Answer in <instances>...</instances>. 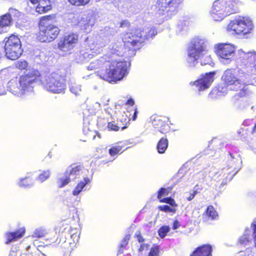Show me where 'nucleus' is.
<instances>
[{"label":"nucleus","mask_w":256,"mask_h":256,"mask_svg":"<svg viewBox=\"0 0 256 256\" xmlns=\"http://www.w3.org/2000/svg\"><path fill=\"white\" fill-rule=\"evenodd\" d=\"M130 64L124 60H114L110 55L104 54L92 62L90 70L99 69L98 76L108 82H116L128 74Z\"/></svg>","instance_id":"nucleus-1"},{"label":"nucleus","mask_w":256,"mask_h":256,"mask_svg":"<svg viewBox=\"0 0 256 256\" xmlns=\"http://www.w3.org/2000/svg\"><path fill=\"white\" fill-rule=\"evenodd\" d=\"M156 34V30L154 28L146 32L141 28H134L123 34L122 39L125 48L136 51L140 48L146 40L152 38Z\"/></svg>","instance_id":"nucleus-2"},{"label":"nucleus","mask_w":256,"mask_h":256,"mask_svg":"<svg viewBox=\"0 0 256 256\" xmlns=\"http://www.w3.org/2000/svg\"><path fill=\"white\" fill-rule=\"evenodd\" d=\"M56 16L51 14L42 16L38 24V32L36 34V39L42 42H50L54 40L60 34L58 27L52 24L56 21Z\"/></svg>","instance_id":"nucleus-3"},{"label":"nucleus","mask_w":256,"mask_h":256,"mask_svg":"<svg viewBox=\"0 0 256 256\" xmlns=\"http://www.w3.org/2000/svg\"><path fill=\"white\" fill-rule=\"evenodd\" d=\"M64 76L58 72L42 76L38 70L33 71V82L42 84L48 90L54 93H60L64 89Z\"/></svg>","instance_id":"nucleus-4"},{"label":"nucleus","mask_w":256,"mask_h":256,"mask_svg":"<svg viewBox=\"0 0 256 256\" xmlns=\"http://www.w3.org/2000/svg\"><path fill=\"white\" fill-rule=\"evenodd\" d=\"M238 11V2L236 0H217L213 4L211 16L214 20L220 21Z\"/></svg>","instance_id":"nucleus-5"},{"label":"nucleus","mask_w":256,"mask_h":256,"mask_svg":"<svg viewBox=\"0 0 256 256\" xmlns=\"http://www.w3.org/2000/svg\"><path fill=\"white\" fill-rule=\"evenodd\" d=\"M250 85L256 86V80L246 83L240 80L233 88H230L232 90L236 92L232 98V102L237 108H244L249 106L248 99L252 94Z\"/></svg>","instance_id":"nucleus-6"},{"label":"nucleus","mask_w":256,"mask_h":256,"mask_svg":"<svg viewBox=\"0 0 256 256\" xmlns=\"http://www.w3.org/2000/svg\"><path fill=\"white\" fill-rule=\"evenodd\" d=\"M253 29L252 20L244 16H240L230 20L226 28L227 32L230 34L244 38H247V36L252 32Z\"/></svg>","instance_id":"nucleus-7"},{"label":"nucleus","mask_w":256,"mask_h":256,"mask_svg":"<svg viewBox=\"0 0 256 256\" xmlns=\"http://www.w3.org/2000/svg\"><path fill=\"white\" fill-rule=\"evenodd\" d=\"M32 84V73L30 72L22 76L18 82L10 81L8 82V88L10 92L17 96H21L25 94L31 88Z\"/></svg>","instance_id":"nucleus-8"},{"label":"nucleus","mask_w":256,"mask_h":256,"mask_svg":"<svg viewBox=\"0 0 256 256\" xmlns=\"http://www.w3.org/2000/svg\"><path fill=\"white\" fill-rule=\"evenodd\" d=\"M4 50L6 58L11 60H17L22 53L20 39L12 34L6 41Z\"/></svg>","instance_id":"nucleus-9"},{"label":"nucleus","mask_w":256,"mask_h":256,"mask_svg":"<svg viewBox=\"0 0 256 256\" xmlns=\"http://www.w3.org/2000/svg\"><path fill=\"white\" fill-rule=\"evenodd\" d=\"M78 43V35L76 33L70 32L65 34L60 38L57 44V48L62 52L71 53Z\"/></svg>","instance_id":"nucleus-10"},{"label":"nucleus","mask_w":256,"mask_h":256,"mask_svg":"<svg viewBox=\"0 0 256 256\" xmlns=\"http://www.w3.org/2000/svg\"><path fill=\"white\" fill-rule=\"evenodd\" d=\"M182 0H158L156 4L158 14L170 16L178 12Z\"/></svg>","instance_id":"nucleus-11"},{"label":"nucleus","mask_w":256,"mask_h":256,"mask_svg":"<svg viewBox=\"0 0 256 256\" xmlns=\"http://www.w3.org/2000/svg\"><path fill=\"white\" fill-rule=\"evenodd\" d=\"M188 62H194L204 54L206 47L204 42L200 39H194L192 40L188 46Z\"/></svg>","instance_id":"nucleus-12"},{"label":"nucleus","mask_w":256,"mask_h":256,"mask_svg":"<svg viewBox=\"0 0 256 256\" xmlns=\"http://www.w3.org/2000/svg\"><path fill=\"white\" fill-rule=\"evenodd\" d=\"M240 58L246 72L250 75L256 76V52H242Z\"/></svg>","instance_id":"nucleus-13"},{"label":"nucleus","mask_w":256,"mask_h":256,"mask_svg":"<svg viewBox=\"0 0 256 256\" xmlns=\"http://www.w3.org/2000/svg\"><path fill=\"white\" fill-rule=\"evenodd\" d=\"M152 124L156 131L166 135L170 131V121L167 116L154 114L151 116Z\"/></svg>","instance_id":"nucleus-14"},{"label":"nucleus","mask_w":256,"mask_h":256,"mask_svg":"<svg viewBox=\"0 0 256 256\" xmlns=\"http://www.w3.org/2000/svg\"><path fill=\"white\" fill-rule=\"evenodd\" d=\"M236 51L235 47L230 44H218L216 46L215 52L221 58L230 60Z\"/></svg>","instance_id":"nucleus-15"},{"label":"nucleus","mask_w":256,"mask_h":256,"mask_svg":"<svg viewBox=\"0 0 256 256\" xmlns=\"http://www.w3.org/2000/svg\"><path fill=\"white\" fill-rule=\"evenodd\" d=\"M222 80L226 86H230V88H233L234 85L240 80L236 76L234 70L232 69H228L224 71Z\"/></svg>","instance_id":"nucleus-16"},{"label":"nucleus","mask_w":256,"mask_h":256,"mask_svg":"<svg viewBox=\"0 0 256 256\" xmlns=\"http://www.w3.org/2000/svg\"><path fill=\"white\" fill-rule=\"evenodd\" d=\"M33 4H37L36 11L42 14L52 9V0H33Z\"/></svg>","instance_id":"nucleus-17"},{"label":"nucleus","mask_w":256,"mask_h":256,"mask_svg":"<svg viewBox=\"0 0 256 256\" xmlns=\"http://www.w3.org/2000/svg\"><path fill=\"white\" fill-rule=\"evenodd\" d=\"M219 217L218 212L212 205H208L202 214V222L208 223L209 220H218Z\"/></svg>","instance_id":"nucleus-18"},{"label":"nucleus","mask_w":256,"mask_h":256,"mask_svg":"<svg viewBox=\"0 0 256 256\" xmlns=\"http://www.w3.org/2000/svg\"><path fill=\"white\" fill-rule=\"evenodd\" d=\"M212 246L204 244L196 248L190 256H212Z\"/></svg>","instance_id":"nucleus-19"},{"label":"nucleus","mask_w":256,"mask_h":256,"mask_svg":"<svg viewBox=\"0 0 256 256\" xmlns=\"http://www.w3.org/2000/svg\"><path fill=\"white\" fill-rule=\"evenodd\" d=\"M128 148L126 143L124 142H118L114 144L109 150L108 153L110 156H114L116 154H122L124 150Z\"/></svg>","instance_id":"nucleus-20"},{"label":"nucleus","mask_w":256,"mask_h":256,"mask_svg":"<svg viewBox=\"0 0 256 256\" xmlns=\"http://www.w3.org/2000/svg\"><path fill=\"white\" fill-rule=\"evenodd\" d=\"M12 24V18L6 14L0 16V33L6 32Z\"/></svg>","instance_id":"nucleus-21"},{"label":"nucleus","mask_w":256,"mask_h":256,"mask_svg":"<svg viewBox=\"0 0 256 256\" xmlns=\"http://www.w3.org/2000/svg\"><path fill=\"white\" fill-rule=\"evenodd\" d=\"M25 233L24 228H20L18 231L12 232H7L6 234V238L7 241L6 244H8L11 242L16 241L21 238Z\"/></svg>","instance_id":"nucleus-22"},{"label":"nucleus","mask_w":256,"mask_h":256,"mask_svg":"<svg viewBox=\"0 0 256 256\" xmlns=\"http://www.w3.org/2000/svg\"><path fill=\"white\" fill-rule=\"evenodd\" d=\"M116 122L118 124L120 125L121 130H123L128 128V124L130 120V118L128 116L127 114L124 112L123 113H120V115H116Z\"/></svg>","instance_id":"nucleus-23"},{"label":"nucleus","mask_w":256,"mask_h":256,"mask_svg":"<svg viewBox=\"0 0 256 256\" xmlns=\"http://www.w3.org/2000/svg\"><path fill=\"white\" fill-rule=\"evenodd\" d=\"M168 141L166 137L162 138L158 142L156 149L159 154H164L168 148Z\"/></svg>","instance_id":"nucleus-24"},{"label":"nucleus","mask_w":256,"mask_h":256,"mask_svg":"<svg viewBox=\"0 0 256 256\" xmlns=\"http://www.w3.org/2000/svg\"><path fill=\"white\" fill-rule=\"evenodd\" d=\"M84 168L83 165L78 162H74L71 164L70 166V169L66 170V172L67 174L75 175L77 174Z\"/></svg>","instance_id":"nucleus-25"},{"label":"nucleus","mask_w":256,"mask_h":256,"mask_svg":"<svg viewBox=\"0 0 256 256\" xmlns=\"http://www.w3.org/2000/svg\"><path fill=\"white\" fill-rule=\"evenodd\" d=\"M90 182L88 178L86 177L84 178L83 181L79 182L74 189L72 191V194L74 196H78L82 191L84 188Z\"/></svg>","instance_id":"nucleus-26"},{"label":"nucleus","mask_w":256,"mask_h":256,"mask_svg":"<svg viewBox=\"0 0 256 256\" xmlns=\"http://www.w3.org/2000/svg\"><path fill=\"white\" fill-rule=\"evenodd\" d=\"M70 182V175L67 174V172H65L64 176L57 180L58 187L59 188H63L69 184Z\"/></svg>","instance_id":"nucleus-27"},{"label":"nucleus","mask_w":256,"mask_h":256,"mask_svg":"<svg viewBox=\"0 0 256 256\" xmlns=\"http://www.w3.org/2000/svg\"><path fill=\"white\" fill-rule=\"evenodd\" d=\"M190 85L196 86L199 91L204 90L209 87V86L205 82H204L201 78L194 82H190Z\"/></svg>","instance_id":"nucleus-28"},{"label":"nucleus","mask_w":256,"mask_h":256,"mask_svg":"<svg viewBox=\"0 0 256 256\" xmlns=\"http://www.w3.org/2000/svg\"><path fill=\"white\" fill-rule=\"evenodd\" d=\"M215 74L216 72H206L204 75H202L200 78L210 86L214 80Z\"/></svg>","instance_id":"nucleus-29"},{"label":"nucleus","mask_w":256,"mask_h":256,"mask_svg":"<svg viewBox=\"0 0 256 256\" xmlns=\"http://www.w3.org/2000/svg\"><path fill=\"white\" fill-rule=\"evenodd\" d=\"M172 188L173 187L172 186L167 188H160L157 192L158 199L160 200L162 198L163 196H168L170 193Z\"/></svg>","instance_id":"nucleus-30"},{"label":"nucleus","mask_w":256,"mask_h":256,"mask_svg":"<svg viewBox=\"0 0 256 256\" xmlns=\"http://www.w3.org/2000/svg\"><path fill=\"white\" fill-rule=\"evenodd\" d=\"M130 240V236H125L121 240L118 246V254H121L124 252V250L127 246Z\"/></svg>","instance_id":"nucleus-31"},{"label":"nucleus","mask_w":256,"mask_h":256,"mask_svg":"<svg viewBox=\"0 0 256 256\" xmlns=\"http://www.w3.org/2000/svg\"><path fill=\"white\" fill-rule=\"evenodd\" d=\"M47 233L48 232L45 228L40 227L35 230L33 236L36 238H42L44 237Z\"/></svg>","instance_id":"nucleus-32"},{"label":"nucleus","mask_w":256,"mask_h":256,"mask_svg":"<svg viewBox=\"0 0 256 256\" xmlns=\"http://www.w3.org/2000/svg\"><path fill=\"white\" fill-rule=\"evenodd\" d=\"M50 176L49 170L42 172L36 178V180L40 182H43L47 180Z\"/></svg>","instance_id":"nucleus-33"},{"label":"nucleus","mask_w":256,"mask_h":256,"mask_svg":"<svg viewBox=\"0 0 256 256\" xmlns=\"http://www.w3.org/2000/svg\"><path fill=\"white\" fill-rule=\"evenodd\" d=\"M160 203H166L169 204L174 208L178 206V204L171 197H166L159 200Z\"/></svg>","instance_id":"nucleus-34"},{"label":"nucleus","mask_w":256,"mask_h":256,"mask_svg":"<svg viewBox=\"0 0 256 256\" xmlns=\"http://www.w3.org/2000/svg\"><path fill=\"white\" fill-rule=\"evenodd\" d=\"M6 14L12 19L14 18L15 20H18L22 15V14L19 11L13 8H10L8 12Z\"/></svg>","instance_id":"nucleus-35"},{"label":"nucleus","mask_w":256,"mask_h":256,"mask_svg":"<svg viewBox=\"0 0 256 256\" xmlns=\"http://www.w3.org/2000/svg\"><path fill=\"white\" fill-rule=\"evenodd\" d=\"M68 2L74 6H84L88 4L90 0H68Z\"/></svg>","instance_id":"nucleus-36"},{"label":"nucleus","mask_w":256,"mask_h":256,"mask_svg":"<svg viewBox=\"0 0 256 256\" xmlns=\"http://www.w3.org/2000/svg\"><path fill=\"white\" fill-rule=\"evenodd\" d=\"M107 128L108 130L117 132L121 129L120 125L118 123H116L114 121L108 122L107 124Z\"/></svg>","instance_id":"nucleus-37"},{"label":"nucleus","mask_w":256,"mask_h":256,"mask_svg":"<svg viewBox=\"0 0 256 256\" xmlns=\"http://www.w3.org/2000/svg\"><path fill=\"white\" fill-rule=\"evenodd\" d=\"M160 249L158 245H154L150 248L147 256H160Z\"/></svg>","instance_id":"nucleus-38"},{"label":"nucleus","mask_w":256,"mask_h":256,"mask_svg":"<svg viewBox=\"0 0 256 256\" xmlns=\"http://www.w3.org/2000/svg\"><path fill=\"white\" fill-rule=\"evenodd\" d=\"M170 228L168 226H161L158 230V236L161 238L165 237L168 232H169Z\"/></svg>","instance_id":"nucleus-39"},{"label":"nucleus","mask_w":256,"mask_h":256,"mask_svg":"<svg viewBox=\"0 0 256 256\" xmlns=\"http://www.w3.org/2000/svg\"><path fill=\"white\" fill-rule=\"evenodd\" d=\"M32 182V179L30 176L26 177L24 178L21 180L18 184V185L20 187L28 188L30 186Z\"/></svg>","instance_id":"nucleus-40"},{"label":"nucleus","mask_w":256,"mask_h":256,"mask_svg":"<svg viewBox=\"0 0 256 256\" xmlns=\"http://www.w3.org/2000/svg\"><path fill=\"white\" fill-rule=\"evenodd\" d=\"M158 209L159 210L165 212H170L174 213L176 212V210L174 208H170L168 205L160 206H158Z\"/></svg>","instance_id":"nucleus-41"},{"label":"nucleus","mask_w":256,"mask_h":256,"mask_svg":"<svg viewBox=\"0 0 256 256\" xmlns=\"http://www.w3.org/2000/svg\"><path fill=\"white\" fill-rule=\"evenodd\" d=\"M16 66L20 70H24L28 66V62L26 61H18L16 64Z\"/></svg>","instance_id":"nucleus-42"},{"label":"nucleus","mask_w":256,"mask_h":256,"mask_svg":"<svg viewBox=\"0 0 256 256\" xmlns=\"http://www.w3.org/2000/svg\"><path fill=\"white\" fill-rule=\"evenodd\" d=\"M50 244L54 245L59 244L62 241L61 238L58 234L54 236L52 238H50Z\"/></svg>","instance_id":"nucleus-43"},{"label":"nucleus","mask_w":256,"mask_h":256,"mask_svg":"<svg viewBox=\"0 0 256 256\" xmlns=\"http://www.w3.org/2000/svg\"><path fill=\"white\" fill-rule=\"evenodd\" d=\"M251 227L252 230L254 238V244L256 247V219L253 221L251 224Z\"/></svg>","instance_id":"nucleus-44"},{"label":"nucleus","mask_w":256,"mask_h":256,"mask_svg":"<svg viewBox=\"0 0 256 256\" xmlns=\"http://www.w3.org/2000/svg\"><path fill=\"white\" fill-rule=\"evenodd\" d=\"M198 193V192L197 190H192V192L190 193L188 196L186 198V200L188 201H191L194 198L196 195Z\"/></svg>","instance_id":"nucleus-45"},{"label":"nucleus","mask_w":256,"mask_h":256,"mask_svg":"<svg viewBox=\"0 0 256 256\" xmlns=\"http://www.w3.org/2000/svg\"><path fill=\"white\" fill-rule=\"evenodd\" d=\"M130 26V22L126 20H122L120 24V27L122 28H128Z\"/></svg>","instance_id":"nucleus-46"},{"label":"nucleus","mask_w":256,"mask_h":256,"mask_svg":"<svg viewBox=\"0 0 256 256\" xmlns=\"http://www.w3.org/2000/svg\"><path fill=\"white\" fill-rule=\"evenodd\" d=\"M135 237L137 238V240L139 242H143L144 241V239L140 234V232L135 234Z\"/></svg>","instance_id":"nucleus-47"},{"label":"nucleus","mask_w":256,"mask_h":256,"mask_svg":"<svg viewBox=\"0 0 256 256\" xmlns=\"http://www.w3.org/2000/svg\"><path fill=\"white\" fill-rule=\"evenodd\" d=\"M148 246H149V245L148 244H140V248H138V252H143L145 248H148Z\"/></svg>","instance_id":"nucleus-48"},{"label":"nucleus","mask_w":256,"mask_h":256,"mask_svg":"<svg viewBox=\"0 0 256 256\" xmlns=\"http://www.w3.org/2000/svg\"><path fill=\"white\" fill-rule=\"evenodd\" d=\"M180 226V222L177 220H174V221L173 224H172V229L176 230V229L179 228Z\"/></svg>","instance_id":"nucleus-49"},{"label":"nucleus","mask_w":256,"mask_h":256,"mask_svg":"<svg viewBox=\"0 0 256 256\" xmlns=\"http://www.w3.org/2000/svg\"><path fill=\"white\" fill-rule=\"evenodd\" d=\"M134 114H133V115L132 116V120L134 121L137 118V115H138V108H135L134 109Z\"/></svg>","instance_id":"nucleus-50"},{"label":"nucleus","mask_w":256,"mask_h":256,"mask_svg":"<svg viewBox=\"0 0 256 256\" xmlns=\"http://www.w3.org/2000/svg\"><path fill=\"white\" fill-rule=\"evenodd\" d=\"M126 104L130 106H132L134 104V101L132 98H130L126 102Z\"/></svg>","instance_id":"nucleus-51"},{"label":"nucleus","mask_w":256,"mask_h":256,"mask_svg":"<svg viewBox=\"0 0 256 256\" xmlns=\"http://www.w3.org/2000/svg\"><path fill=\"white\" fill-rule=\"evenodd\" d=\"M86 20H84V18H81L80 19V22H78V24H79V26H80V27H82V26H84V28H86L85 27V22Z\"/></svg>","instance_id":"nucleus-52"},{"label":"nucleus","mask_w":256,"mask_h":256,"mask_svg":"<svg viewBox=\"0 0 256 256\" xmlns=\"http://www.w3.org/2000/svg\"><path fill=\"white\" fill-rule=\"evenodd\" d=\"M18 256V254L16 252L12 250L10 252L8 256Z\"/></svg>","instance_id":"nucleus-53"},{"label":"nucleus","mask_w":256,"mask_h":256,"mask_svg":"<svg viewBox=\"0 0 256 256\" xmlns=\"http://www.w3.org/2000/svg\"><path fill=\"white\" fill-rule=\"evenodd\" d=\"M98 136L99 138H101V136L100 134L98 132H96V136H94L93 138V139H95L96 138V136Z\"/></svg>","instance_id":"nucleus-54"},{"label":"nucleus","mask_w":256,"mask_h":256,"mask_svg":"<svg viewBox=\"0 0 256 256\" xmlns=\"http://www.w3.org/2000/svg\"><path fill=\"white\" fill-rule=\"evenodd\" d=\"M256 132V123L255 124L254 126L252 128V132Z\"/></svg>","instance_id":"nucleus-55"},{"label":"nucleus","mask_w":256,"mask_h":256,"mask_svg":"<svg viewBox=\"0 0 256 256\" xmlns=\"http://www.w3.org/2000/svg\"><path fill=\"white\" fill-rule=\"evenodd\" d=\"M116 110H116L115 113L116 114L117 112H120V111L118 110V108H116Z\"/></svg>","instance_id":"nucleus-56"},{"label":"nucleus","mask_w":256,"mask_h":256,"mask_svg":"<svg viewBox=\"0 0 256 256\" xmlns=\"http://www.w3.org/2000/svg\"><path fill=\"white\" fill-rule=\"evenodd\" d=\"M30 0V3H32V0Z\"/></svg>","instance_id":"nucleus-57"},{"label":"nucleus","mask_w":256,"mask_h":256,"mask_svg":"<svg viewBox=\"0 0 256 256\" xmlns=\"http://www.w3.org/2000/svg\"><path fill=\"white\" fill-rule=\"evenodd\" d=\"M41 256H44V254H42Z\"/></svg>","instance_id":"nucleus-58"},{"label":"nucleus","mask_w":256,"mask_h":256,"mask_svg":"<svg viewBox=\"0 0 256 256\" xmlns=\"http://www.w3.org/2000/svg\"><path fill=\"white\" fill-rule=\"evenodd\" d=\"M234 174H232V176L231 178H232V176H234Z\"/></svg>","instance_id":"nucleus-59"},{"label":"nucleus","mask_w":256,"mask_h":256,"mask_svg":"<svg viewBox=\"0 0 256 256\" xmlns=\"http://www.w3.org/2000/svg\"><path fill=\"white\" fill-rule=\"evenodd\" d=\"M0 94H1L0 93Z\"/></svg>","instance_id":"nucleus-60"}]
</instances>
